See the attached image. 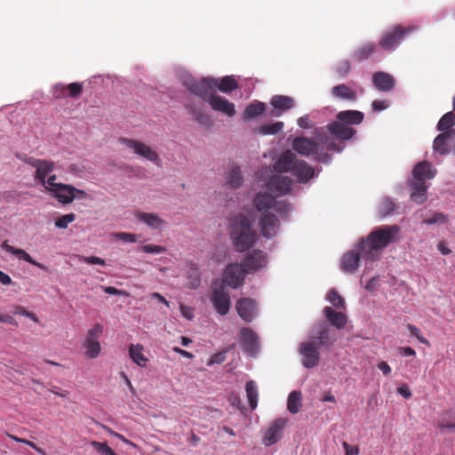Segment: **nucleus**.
Listing matches in <instances>:
<instances>
[{
    "instance_id": "c03bdc74",
    "label": "nucleus",
    "mask_w": 455,
    "mask_h": 455,
    "mask_svg": "<svg viewBox=\"0 0 455 455\" xmlns=\"http://www.w3.org/2000/svg\"><path fill=\"white\" fill-rule=\"evenodd\" d=\"M283 123L276 122L272 124H264L259 127V132L261 134H276L282 131Z\"/></svg>"
},
{
    "instance_id": "ddd939ff",
    "label": "nucleus",
    "mask_w": 455,
    "mask_h": 455,
    "mask_svg": "<svg viewBox=\"0 0 455 455\" xmlns=\"http://www.w3.org/2000/svg\"><path fill=\"white\" fill-rule=\"evenodd\" d=\"M25 163L36 169L34 179L40 184L53 172L54 164L52 161L27 157Z\"/></svg>"
},
{
    "instance_id": "79ce46f5",
    "label": "nucleus",
    "mask_w": 455,
    "mask_h": 455,
    "mask_svg": "<svg viewBox=\"0 0 455 455\" xmlns=\"http://www.w3.org/2000/svg\"><path fill=\"white\" fill-rule=\"evenodd\" d=\"M326 299L336 308H338V309H345L346 308L344 299L339 294V292L335 289H331L328 292Z\"/></svg>"
},
{
    "instance_id": "b1692460",
    "label": "nucleus",
    "mask_w": 455,
    "mask_h": 455,
    "mask_svg": "<svg viewBox=\"0 0 455 455\" xmlns=\"http://www.w3.org/2000/svg\"><path fill=\"white\" fill-rule=\"evenodd\" d=\"M372 83L379 91L390 92L395 87V81L391 75L379 71L373 74Z\"/></svg>"
},
{
    "instance_id": "49530a36",
    "label": "nucleus",
    "mask_w": 455,
    "mask_h": 455,
    "mask_svg": "<svg viewBox=\"0 0 455 455\" xmlns=\"http://www.w3.org/2000/svg\"><path fill=\"white\" fill-rule=\"evenodd\" d=\"M7 436L9 438L12 439L13 441L17 442V443H24V444L28 445L29 447L34 449L36 452H38L41 455H46V452L44 451V450H43L42 448L38 447L35 443H33V442H31L29 440L20 438V437H18V436H16L14 435H12V434H9V433H7Z\"/></svg>"
},
{
    "instance_id": "cd10ccee",
    "label": "nucleus",
    "mask_w": 455,
    "mask_h": 455,
    "mask_svg": "<svg viewBox=\"0 0 455 455\" xmlns=\"http://www.w3.org/2000/svg\"><path fill=\"white\" fill-rule=\"evenodd\" d=\"M323 314L327 321L337 329H343L347 322V316L343 313L337 312L331 307H325Z\"/></svg>"
},
{
    "instance_id": "a19ab883",
    "label": "nucleus",
    "mask_w": 455,
    "mask_h": 455,
    "mask_svg": "<svg viewBox=\"0 0 455 455\" xmlns=\"http://www.w3.org/2000/svg\"><path fill=\"white\" fill-rule=\"evenodd\" d=\"M455 125V114L450 111L444 114L437 124V129L443 132L451 131V127Z\"/></svg>"
},
{
    "instance_id": "603ef678",
    "label": "nucleus",
    "mask_w": 455,
    "mask_h": 455,
    "mask_svg": "<svg viewBox=\"0 0 455 455\" xmlns=\"http://www.w3.org/2000/svg\"><path fill=\"white\" fill-rule=\"evenodd\" d=\"M407 329L410 331L411 335L415 337L420 343L426 346H430L429 341L421 335L420 330L417 326L409 323L407 324Z\"/></svg>"
},
{
    "instance_id": "0e129e2a",
    "label": "nucleus",
    "mask_w": 455,
    "mask_h": 455,
    "mask_svg": "<svg viewBox=\"0 0 455 455\" xmlns=\"http://www.w3.org/2000/svg\"><path fill=\"white\" fill-rule=\"evenodd\" d=\"M181 315L188 320H192L194 317L193 308L185 305L180 306Z\"/></svg>"
},
{
    "instance_id": "f8f14e48",
    "label": "nucleus",
    "mask_w": 455,
    "mask_h": 455,
    "mask_svg": "<svg viewBox=\"0 0 455 455\" xmlns=\"http://www.w3.org/2000/svg\"><path fill=\"white\" fill-rule=\"evenodd\" d=\"M245 274H248V272L244 271L242 264H229L225 268L221 285H228L236 289L243 283Z\"/></svg>"
},
{
    "instance_id": "680f3d73",
    "label": "nucleus",
    "mask_w": 455,
    "mask_h": 455,
    "mask_svg": "<svg viewBox=\"0 0 455 455\" xmlns=\"http://www.w3.org/2000/svg\"><path fill=\"white\" fill-rule=\"evenodd\" d=\"M116 236L126 243H135L137 241V235L135 234L119 233Z\"/></svg>"
},
{
    "instance_id": "13d9d810",
    "label": "nucleus",
    "mask_w": 455,
    "mask_h": 455,
    "mask_svg": "<svg viewBox=\"0 0 455 455\" xmlns=\"http://www.w3.org/2000/svg\"><path fill=\"white\" fill-rule=\"evenodd\" d=\"M53 96L55 98H63L68 96L67 86L58 84L54 86Z\"/></svg>"
},
{
    "instance_id": "9d476101",
    "label": "nucleus",
    "mask_w": 455,
    "mask_h": 455,
    "mask_svg": "<svg viewBox=\"0 0 455 455\" xmlns=\"http://www.w3.org/2000/svg\"><path fill=\"white\" fill-rule=\"evenodd\" d=\"M210 300L219 315H226L229 312L231 299L224 285L212 288L210 294Z\"/></svg>"
},
{
    "instance_id": "412c9836",
    "label": "nucleus",
    "mask_w": 455,
    "mask_h": 455,
    "mask_svg": "<svg viewBox=\"0 0 455 455\" xmlns=\"http://www.w3.org/2000/svg\"><path fill=\"white\" fill-rule=\"evenodd\" d=\"M329 132L338 140H347L355 133V130L338 119L326 126Z\"/></svg>"
},
{
    "instance_id": "dca6fc26",
    "label": "nucleus",
    "mask_w": 455,
    "mask_h": 455,
    "mask_svg": "<svg viewBox=\"0 0 455 455\" xmlns=\"http://www.w3.org/2000/svg\"><path fill=\"white\" fill-rule=\"evenodd\" d=\"M293 181L291 178L280 174L273 175L268 182V189L277 196L286 195L291 191Z\"/></svg>"
},
{
    "instance_id": "a211bd4d",
    "label": "nucleus",
    "mask_w": 455,
    "mask_h": 455,
    "mask_svg": "<svg viewBox=\"0 0 455 455\" xmlns=\"http://www.w3.org/2000/svg\"><path fill=\"white\" fill-rule=\"evenodd\" d=\"M267 262L266 253L259 250H254L246 256L242 265L245 272L251 273L265 267Z\"/></svg>"
},
{
    "instance_id": "ea45409f",
    "label": "nucleus",
    "mask_w": 455,
    "mask_h": 455,
    "mask_svg": "<svg viewBox=\"0 0 455 455\" xmlns=\"http://www.w3.org/2000/svg\"><path fill=\"white\" fill-rule=\"evenodd\" d=\"M216 87H218L221 92L229 93L238 88V83L233 76H226L221 78L220 83L217 81Z\"/></svg>"
},
{
    "instance_id": "72a5a7b5",
    "label": "nucleus",
    "mask_w": 455,
    "mask_h": 455,
    "mask_svg": "<svg viewBox=\"0 0 455 455\" xmlns=\"http://www.w3.org/2000/svg\"><path fill=\"white\" fill-rule=\"evenodd\" d=\"M376 50L374 43H366L359 46L352 54V58L356 61L367 60Z\"/></svg>"
},
{
    "instance_id": "39448f33",
    "label": "nucleus",
    "mask_w": 455,
    "mask_h": 455,
    "mask_svg": "<svg viewBox=\"0 0 455 455\" xmlns=\"http://www.w3.org/2000/svg\"><path fill=\"white\" fill-rule=\"evenodd\" d=\"M277 172H290L299 182L306 183L315 175V169L303 160H299L291 150L283 152L275 162Z\"/></svg>"
},
{
    "instance_id": "473e14b6",
    "label": "nucleus",
    "mask_w": 455,
    "mask_h": 455,
    "mask_svg": "<svg viewBox=\"0 0 455 455\" xmlns=\"http://www.w3.org/2000/svg\"><path fill=\"white\" fill-rule=\"evenodd\" d=\"M129 355L132 360L140 367H146L148 358L143 354V346L132 344L129 347Z\"/></svg>"
},
{
    "instance_id": "7ed1b4c3",
    "label": "nucleus",
    "mask_w": 455,
    "mask_h": 455,
    "mask_svg": "<svg viewBox=\"0 0 455 455\" xmlns=\"http://www.w3.org/2000/svg\"><path fill=\"white\" fill-rule=\"evenodd\" d=\"M308 341L300 343L299 353L301 355V363L307 369L319 364V347L330 348L336 339L330 336V330L325 323H320L311 331Z\"/></svg>"
},
{
    "instance_id": "3c124183",
    "label": "nucleus",
    "mask_w": 455,
    "mask_h": 455,
    "mask_svg": "<svg viewBox=\"0 0 455 455\" xmlns=\"http://www.w3.org/2000/svg\"><path fill=\"white\" fill-rule=\"evenodd\" d=\"M350 71V62L347 60L339 61L335 67V72L339 77H345Z\"/></svg>"
},
{
    "instance_id": "f3484780",
    "label": "nucleus",
    "mask_w": 455,
    "mask_h": 455,
    "mask_svg": "<svg viewBox=\"0 0 455 455\" xmlns=\"http://www.w3.org/2000/svg\"><path fill=\"white\" fill-rule=\"evenodd\" d=\"M361 255L357 248L345 252L340 259V269L347 274L355 273L359 267Z\"/></svg>"
},
{
    "instance_id": "5fc2aeb1",
    "label": "nucleus",
    "mask_w": 455,
    "mask_h": 455,
    "mask_svg": "<svg viewBox=\"0 0 455 455\" xmlns=\"http://www.w3.org/2000/svg\"><path fill=\"white\" fill-rule=\"evenodd\" d=\"M68 96L71 98H76L81 94L83 92V84L80 83H71L67 85Z\"/></svg>"
},
{
    "instance_id": "de8ad7c7",
    "label": "nucleus",
    "mask_w": 455,
    "mask_h": 455,
    "mask_svg": "<svg viewBox=\"0 0 455 455\" xmlns=\"http://www.w3.org/2000/svg\"><path fill=\"white\" fill-rule=\"evenodd\" d=\"M448 221L447 215L442 212H435L430 218L425 219L423 220L424 224L433 225V224H443Z\"/></svg>"
},
{
    "instance_id": "f704fd0d",
    "label": "nucleus",
    "mask_w": 455,
    "mask_h": 455,
    "mask_svg": "<svg viewBox=\"0 0 455 455\" xmlns=\"http://www.w3.org/2000/svg\"><path fill=\"white\" fill-rule=\"evenodd\" d=\"M331 93L334 97L342 100L353 101L356 99L355 92L344 84L334 86Z\"/></svg>"
},
{
    "instance_id": "a878e982",
    "label": "nucleus",
    "mask_w": 455,
    "mask_h": 455,
    "mask_svg": "<svg viewBox=\"0 0 455 455\" xmlns=\"http://www.w3.org/2000/svg\"><path fill=\"white\" fill-rule=\"evenodd\" d=\"M436 170L427 161H423L415 165L412 171L413 177L419 181H424L435 177Z\"/></svg>"
},
{
    "instance_id": "423d86ee",
    "label": "nucleus",
    "mask_w": 455,
    "mask_h": 455,
    "mask_svg": "<svg viewBox=\"0 0 455 455\" xmlns=\"http://www.w3.org/2000/svg\"><path fill=\"white\" fill-rule=\"evenodd\" d=\"M315 138L318 141L303 136L296 137L292 141V148L301 156H313L314 160L327 164L331 157L329 154L319 151V145L324 144L320 130L315 131Z\"/></svg>"
},
{
    "instance_id": "aec40b11",
    "label": "nucleus",
    "mask_w": 455,
    "mask_h": 455,
    "mask_svg": "<svg viewBox=\"0 0 455 455\" xmlns=\"http://www.w3.org/2000/svg\"><path fill=\"white\" fill-rule=\"evenodd\" d=\"M235 309L243 321L251 322L256 314V304L251 299L243 298L237 300Z\"/></svg>"
},
{
    "instance_id": "69168bd1",
    "label": "nucleus",
    "mask_w": 455,
    "mask_h": 455,
    "mask_svg": "<svg viewBox=\"0 0 455 455\" xmlns=\"http://www.w3.org/2000/svg\"><path fill=\"white\" fill-rule=\"evenodd\" d=\"M398 353L403 356H414L416 352L413 348L410 347H401L398 348Z\"/></svg>"
},
{
    "instance_id": "5701e85b",
    "label": "nucleus",
    "mask_w": 455,
    "mask_h": 455,
    "mask_svg": "<svg viewBox=\"0 0 455 455\" xmlns=\"http://www.w3.org/2000/svg\"><path fill=\"white\" fill-rule=\"evenodd\" d=\"M74 190V186L60 183L52 192L50 193V195L59 203L62 204H68L75 199Z\"/></svg>"
},
{
    "instance_id": "20e7f679",
    "label": "nucleus",
    "mask_w": 455,
    "mask_h": 455,
    "mask_svg": "<svg viewBox=\"0 0 455 455\" xmlns=\"http://www.w3.org/2000/svg\"><path fill=\"white\" fill-rule=\"evenodd\" d=\"M230 237L239 252L251 248L258 239L257 232L253 228V220L242 213L235 215L230 222Z\"/></svg>"
},
{
    "instance_id": "bb28decb",
    "label": "nucleus",
    "mask_w": 455,
    "mask_h": 455,
    "mask_svg": "<svg viewBox=\"0 0 455 455\" xmlns=\"http://www.w3.org/2000/svg\"><path fill=\"white\" fill-rule=\"evenodd\" d=\"M455 137V130L447 131L440 133L435 137L433 142V149L441 155H446L449 153V148L447 141Z\"/></svg>"
},
{
    "instance_id": "f03ea898",
    "label": "nucleus",
    "mask_w": 455,
    "mask_h": 455,
    "mask_svg": "<svg viewBox=\"0 0 455 455\" xmlns=\"http://www.w3.org/2000/svg\"><path fill=\"white\" fill-rule=\"evenodd\" d=\"M400 228L397 225H384L374 228L366 237L357 243L356 247L366 260L379 259L383 249L398 240Z\"/></svg>"
},
{
    "instance_id": "4d7b16f0",
    "label": "nucleus",
    "mask_w": 455,
    "mask_h": 455,
    "mask_svg": "<svg viewBox=\"0 0 455 455\" xmlns=\"http://www.w3.org/2000/svg\"><path fill=\"white\" fill-rule=\"evenodd\" d=\"M78 259H79V261L84 262L89 265L104 266L106 264V262L103 259H101L100 257H96V256H89V257L79 256Z\"/></svg>"
},
{
    "instance_id": "8fccbe9b",
    "label": "nucleus",
    "mask_w": 455,
    "mask_h": 455,
    "mask_svg": "<svg viewBox=\"0 0 455 455\" xmlns=\"http://www.w3.org/2000/svg\"><path fill=\"white\" fill-rule=\"evenodd\" d=\"M76 220V215L74 213L65 214L55 220V226L58 228H67L68 224L73 222Z\"/></svg>"
},
{
    "instance_id": "338daca9",
    "label": "nucleus",
    "mask_w": 455,
    "mask_h": 455,
    "mask_svg": "<svg viewBox=\"0 0 455 455\" xmlns=\"http://www.w3.org/2000/svg\"><path fill=\"white\" fill-rule=\"evenodd\" d=\"M0 323H9L13 326H18L17 321L11 315L0 314Z\"/></svg>"
},
{
    "instance_id": "4c0bfd02",
    "label": "nucleus",
    "mask_w": 455,
    "mask_h": 455,
    "mask_svg": "<svg viewBox=\"0 0 455 455\" xmlns=\"http://www.w3.org/2000/svg\"><path fill=\"white\" fill-rule=\"evenodd\" d=\"M301 393L299 391H292L290 393L287 401V409L292 413L296 414L299 411L302 403H301Z\"/></svg>"
},
{
    "instance_id": "2eb2a0df",
    "label": "nucleus",
    "mask_w": 455,
    "mask_h": 455,
    "mask_svg": "<svg viewBox=\"0 0 455 455\" xmlns=\"http://www.w3.org/2000/svg\"><path fill=\"white\" fill-rule=\"evenodd\" d=\"M240 342L245 353L254 356L259 351V337L250 328H242L240 331Z\"/></svg>"
},
{
    "instance_id": "1a4fd4ad",
    "label": "nucleus",
    "mask_w": 455,
    "mask_h": 455,
    "mask_svg": "<svg viewBox=\"0 0 455 455\" xmlns=\"http://www.w3.org/2000/svg\"><path fill=\"white\" fill-rule=\"evenodd\" d=\"M119 142L129 149L132 150L134 154L142 156L143 158L154 163L156 165L161 164V158L157 152L147 144L139 140L124 137L119 138Z\"/></svg>"
},
{
    "instance_id": "6e6552de",
    "label": "nucleus",
    "mask_w": 455,
    "mask_h": 455,
    "mask_svg": "<svg viewBox=\"0 0 455 455\" xmlns=\"http://www.w3.org/2000/svg\"><path fill=\"white\" fill-rule=\"evenodd\" d=\"M417 28L416 26L403 27L396 25L383 32L379 45L385 51H394L408 34L417 30Z\"/></svg>"
},
{
    "instance_id": "393cba45",
    "label": "nucleus",
    "mask_w": 455,
    "mask_h": 455,
    "mask_svg": "<svg viewBox=\"0 0 455 455\" xmlns=\"http://www.w3.org/2000/svg\"><path fill=\"white\" fill-rule=\"evenodd\" d=\"M270 103L275 108L272 112V115L275 116H279L282 112L287 111L294 107L293 99L284 95L273 96Z\"/></svg>"
},
{
    "instance_id": "4be33fe9",
    "label": "nucleus",
    "mask_w": 455,
    "mask_h": 455,
    "mask_svg": "<svg viewBox=\"0 0 455 455\" xmlns=\"http://www.w3.org/2000/svg\"><path fill=\"white\" fill-rule=\"evenodd\" d=\"M207 102L215 111L221 112L230 117L235 115V105L225 98L213 94Z\"/></svg>"
},
{
    "instance_id": "37998d69",
    "label": "nucleus",
    "mask_w": 455,
    "mask_h": 455,
    "mask_svg": "<svg viewBox=\"0 0 455 455\" xmlns=\"http://www.w3.org/2000/svg\"><path fill=\"white\" fill-rule=\"evenodd\" d=\"M395 210V204L389 198H384L381 200L379 205V215L381 218L386 217L387 215L393 212Z\"/></svg>"
},
{
    "instance_id": "6ab92c4d",
    "label": "nucleus",
    "mask_w": 455,
    "mask_h": 455,
    "mask_svg": "<svg viewBox=\"0 0 455 455\" xmlns=\"http://www.w3.org/2000/svg\"><path fill=\"white\" fill-rule=\"evenodd\" d=\"M1 248L4 251H6V252L15 256L20 260H24V261H26V262L33 265V266L37 267L38 268H40V269H42L44 271H48V267L45 265H44L42 263H39L36 260H35L23 249L16 248V247H13V246L10 245L7 241H4V243H2Z\"/></svg>"
},
{
    "instance_id": "7c9ffc66",
    "label": "nucleus",
    "mask_w": 455,
    "mask_h": 455,
    "mask_svg": "<svg viewBox=\"0 0 455 455\" xmlns=\"http://www.w3.org/2000/svg\"><path fill=\"white\" fill-rule=\"evenodd\" d=\"M135 216L139 220L146 223L148 227L154 229L160 228L164 223V221L156 213L137 212Z\"/></svg>"
},
{
    "instance_id": "c756f323",
    "label": "nucleus",
    "mask_w": 455,
    "mask_h": 455,
    "mask_svg": "<svg viewBox=\"0 0 455 455\" xmlns=\"http://www.w3.org/2000/svg\"><path fill=\"white\" fill-rule=\"evenodd\" d=\"M337 119L345 124H359L363 120V113L357 110L340 111L336 116Z\"/></svg>"
},
{
    "instance_id": "58836bf2",
    "label": "nucleus",
    "mask_w": 455,
    "mask_h": 455,
    "mask_svg": "<svg viewBox=\"0 0 455 455\" xmlns=\"http://www.w3.org/2000/svg\"><path fill=\"white\" fill-rule=\"evenodd\" d=\"M246 396L251 410H254L258 404V388L253 380H249L245 385Z\"/></svg>"
},
{
    "instance_id": "e2e57ef3",
    "label": "nucleus",
    "mask_w": 455,
    "mask_h": 455,
    "mask_svg": "<svg viewBox=\"0 0 455 455\" xmlns=\"http://www.w3.org/2000/svg\"><path fill=\"white\" fill-rule=\"evenodd\" d=\"M371 107L374 111H382V110L387 108L388 102L386 100H373Z\"/></svg>"
},
{
    "instance_id": "0eeeda50",
    "label": "nucleus",
    "mask_w": 455,
    "mask_h": 455,
    "mask_svg": "<svg viewBox=\"0 0 455 455\" xmlns=\"http://www.w3.org/2000/svg\"><path fill=\"white\" fill-rule=\"evenodd\" d=\"M182 84L193 94L208 101L214 94L213 91L217 86V80L211 77H203L200 80L188 76L182 79Z\"/></svg>"
},
{
    "instance_id": "9b49d317",
    "label": "nucleus",
    "mask_w": 455,
    "mask_h": 455,
    "mask_svg": "<svg viewBox=\"0 0 455 455\" xmlns=\"http://www.w3.org/2000/svg\"><path fill=\"white\" fill-rule=\"evenodd\" d=\"M103 327L100 323L93 325L87 332L86 338L83 343L84 347L86 349V355L90 358H96L101 351V347L99 341L100 336L102 334Z\"/></svg>"
},
{
    "instance_id": "bf43d9fd",
    "label": "nucleus",
    "mask_w": 455,
    "mask_h": 455,
    "mask_svg": "<svg viewBox=\"0 0 455 455\" xmlns=\"http://www.w3.org/2000/svg\"><path fill=\"white\" fill-rule=\"evenodd\" d=\"M342 446L345 450V455H358L359 447L356 445H350L347 442H343Z\"/></svg>"
},
{
    "instance_id": "864d4df0",
    "label": "nucleus",
    "mask_w": 455,
    "mask_h": 455,
    "mask_svg": "<svg viewBox=\"0 0 455 455\" xmlns=\"http://www.w3.org/2000/svg\"><path fill=\"white\" fill-rule=\"evenodd\" d=\"M56 175L55 174H50L48 176V179L44 180V182H42L41 185L44 188V189L50 194L52 192L60 183L56 182Z\"/></svg>"
},
{
    "instance_id": "c9c22d12",
    "label": "nucleus",
    "mask_w": 455,
    "mask_h": 455,
    "mask_svg": "<svg viewBox=\"0 0 455 455\" xmlns=\"http://www.w3.org/2000/svg\"><path fill=\"white\" fill-rule=\"evenodd\" d=\"M243 181L242 172L238 166H234L226 177V184L230 188H238Z\"/></svg>"
},
{
    "instance_id": "4468645a",
    "label": "nucleus",
    "mask_w": 455,
    "mask_h": 455,
    "mask_svg": "<svg viewBox=\"0 0 455 455\" xmlns=\"http://www.w3.org/2000/svg\"><path fill=\"white\" fill-rule=\"evenodd\" d=\"M287 421L285 418H279L270 424L263 437V443L266 446H271L281 439Z\"/></svg>"
},
{
    "instance_id": "f257e3e1",
    "label": "nucleus",
    "mask_w": 455,
    "mask_h": 455,
    "mask_svg": "<svg viewBox=\"0 0 455 455\" xmlns=\"http://www.w3.org/2000/svg\"><path fill=\"white\" fill-rule=\"evenodd\" d=\"M253 206L257 211L262 212L259 224L260 233L266 238L274 237L279 228V220L268 210L274 209L281 216L285 217L291 211V205L286 201H276L273 196L260 192L255 196Z\"/></svg>"
},
{
    "instance_id": "c85d7f7f",
    "label": "nucleus",
    "mask_w": 455,
    "mask_h": 455,
    "mask_svg": "<svg viewBox=\"0 0 455 455\" xmlns=\"http://www.w3.org/2000/svg\"><path fill=\"white\" fill-rule=\"evenodd\" d=\"M437 426L442 434L455 430V410L443 411Z\"/></svg>"
},
{
    "instance_id": "2f4dec72",
    "label": "nucleus",
    "mask_w": 455,
    "mask_h": 455,
    "mask_svg": "<svg viewBox=\"0 0 455 455\" xmlns=\"http://www.w3.org/2000/svg\"><path fill=\"white\" fill-rule=\"evenodd\" d=\"M266 109V105L260 101L249 104L243 111V119L249 121L261 116Z\"/></svg>"
},
{
    "instance_id": "a18cd8bd",
    "label": "nucleus",
    "mask_w": 455,
    "mask_h": 455,
    "mask_svg": "<svg viewBox=\"0 0 455 455\" xmlns=\"http://www.w3.org/2000/svg\"><path fill=\"white\" fill-rule=\"evenodd\" d=\"M91 445L100 454V455H116L114 450L108 445L107 443H100L98 441H92Z\"/></svg>"
},
{
    "instance_id": "e433bc0d",
    "label": "nucleus",
    "mask_w": 455,
    "mask_h": 455,
    "mask_svg": "<svg viewBox=\"0 0 455 455\" xmlns=\"http://www.w3.org/2000/svg\"><path fill=\"white\" fill-rule=\"evenodd\" d=\"M411 199L417 204H422L427 199V186L422 182L419 181L412 184L411 188Z\"/></svg>"
},
{
    "instance_id": "052dcab7",
    "label": "nucleus",
    "mask_w": 455,
    "mask_h": 455,
    "mask_svg": "<svg viewBox=\"0 0 455 455\" xmlns=\"http://www.w3.org/2000/svg\"><path fill=\"white\" fill-rule=\"evenodd\" d=\"M298 125L302 129H310L313 127L311 121L308 118V116L305 115L300 116L297 121Z\"/></svg>"
},
{
    "instance_id": "774afa93",
    "label": "nucleus",
    "mask_w": 455,
    "mask_h": 455,
    "mask_svg": "<svg viewBox=\"0 0 455 455\" xmlns=\"http://www.w3.org/2000/svg\"><path fill=\"white\" fill-rule=\"evenodd\" d=\"M226 358L225 353H216L214 354L210 360V363H221L224 362Z\"/></svg>"
},
{
    "instance_id": "6e6d98bb",
    "label": "nucleus",
    "mask_w": 455,
    "mask_h": 455,
    "mask_svg": "<svg viewBox=\"0 0 455 455\" xmlns=\"http://www.w3.org/2000/svg\"><path fill=\"white\" fill-rule=\"evenodd\" d=\"M140 251L145 253H162L166 251V248L161 245L146 244L140 247Z\"/></svg>"
},
{
    "instance_id": "09e8293b",
    "label": "nucleus",
    "mask_w": 455,
    "mask_h": 455,
    "mask_svg": "<svg viewBox=\"0 0 455 455\" xmlns=\"http://www.w3.org/2000/svg\"><path fill=\"white\" fill-rule=\"evenodd\" d=\"M12 313L14 315H23V316H26L29 319H31L32 321H34L35 323H39V319L38 317L36 315L35 313L33 312H30L28 310H27L24 307L22 306H20V305H15L13 307V310H12Z\"/></svg>"
}]
</instances>
